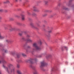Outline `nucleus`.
<instances>
[{
  "label": "nucleus",
  "mask_w": 74,
  "mask_h": 74,
  "mask_svg": "<svg viewBox=\"0 0 74 74\" xmlns=\"http://www.w3.org/2000/svg\"><path fill=\"white\" fill-rule=\"evenodd\" d=\"M36 15V14L34 13L32 14V15H33V16H35V15Z\"/></svg>",
  "instance_id": "nucleus-24"
},
{
  "label": "nucleus",
  "mask_w": 74,
  "mask_h": 74,
  "mask_svg": "<svg viewBox=\"0 0 74 74\" xmlns=\"http://www.w3.org/2000/svg\"><path fill=\"white\" fill-rule=\"evenodd\" d=\"M37 60V59H35V60H35V61H36Z\"/></svg>",
  "instance_id": "nucleus-43"
},
{
  "label": "nucleus",
  "mask_w": 74,
  "mask_h": 74,
  "mask_svg": "<svg viewBox=\"0 0 74 74\" xmlns=\"http://www.w3.org/2000/svg\"><path fill=\"white\" fill-rule=\"evenodd\" d=\"M11 54H12V55H14V52L12 51L10 53Z\"/></svg>",
  "instance_id": "nucleus-22"
},
{
  "label": "nucleus",
  "mask_w": 74,
  "mask_h": 74,
  "mask_svg": "<svg viewBox=\"0 0 74 74\" xmlns=\"http://www.w3.org/2000/svg\"><path fill=\"white\" fill-rule=\"evenodd\" d=\"M22 39L23 40H25V38H22Z\"/></svg>",
  "instance_id": "nucleus-35"
},
{
  "label": "nucleus",
  "mask_w": 74,
  "mask_h": 74,
  "mask_svg": "<svg viewBox=\"0 0 74 74\" xmlns=\"http://www.w3.org/2000/svg\"><path fill=\"white\" fill-rule=\"evenodd\" d=\"M45 4V5H48V1H44Z\"/></svg>",
  "instance_id": "nucleus-10"
},
{
  "label": "nucleus",
  "mask_w": 74,
  "mask_h": 74,
  "mask_svg": "<svg viewBox=\"0 0 74 74\" xmlns=\"http://www.w3.org/2000/svg\"><path fill=\"white\" fill-rule=\"evenodd\" d=\"M21 16L22 17V21H24L25 20V15H23V14H21Z\"/></svg>",
  "instance_id": "nucleus-8"
},
{
  "label": "nucleus",
  "mask_w": 74,
  "mask_h": 74,
  "mask_svg": "<svg viewBox=\"0 0 74 74\" xmlns=\"http://www.w3.org/2000/svg\"><path fill=\"white\" fill-rule=\"evenodd\" d=\"M48 58H49V56H46V58H47V59H48Z\"/></svg>",
  "instance_id": "nucleus-29"
},
{
  "label": "nucleus",
  "mask_w": 74,
  "mask_h": 74,
  "mask_svg": "<svg viewBox=\"0 0 74 74\" xmlns=\"http://www.w3.org/2000/svg\"><path fill=\"white\" fill-rule=\"evenodd\" d=\"M17 66L18 68H19V67H20V65L19 64H17Z\"/></svg>",
  "instance_id": "nucleus-19"
},
{
  "label": "nucleus",
  "mask_w": 74,
  "mask_h": 74,
  "mask_svg": "<svg viewBox=\"0 0 74 74\" xmlns=\"http://www.w3.org/2000/svg\"><path fill=\"white\" fill-rule=\"evenodd\" d=\"M71 0H70L69 1L68 3L66 4V5H68V6H69V5H70L71 4Z\"/></svg>",
  "instance_id": "nucleus-9"
},
{
  "label": "nucleus",
  "mask_w": 74,
  "mask_h": 74,
  "mask_svg": "<svg viewBox=\"0 0 74 74\" xmlns=\"http://www.w3.org/2000/svg\"><path fill=\"white\" fill-rule=\"evenodd\" d=\"M43 27H45V25H43Z\"/></svg>",
  "instance_id": "nucleus-41"
},
{
  "label": "nucleus",
  "mask_w": 74,
  "mask_h": 74,
  "mask_svg": "<svg viewBox=\"0 0 74 74\" xmlns=\"http://www.w3.org/2000/svg\"><path fill=\"white\" fill-rule=\"evenodd\" d=\"M33 8H34V11L36 12H38L39 11V10L37 9V8H36V6H34V7H33Z\"/></svg>",
  "instance_id": "nucleus-6"
},
{
  "label": "nucleus",
  "mask_w": 74,
  "mask_h": 74,
  "mask_svg": "<svg viewBox=\"0 0 74 74\" xmlns=\"http://www.w3.org/2000/svg\"><path fill=\"white\" fill-rule=\"evenodd\" d=\"M19 1H22V0H19Z\"/></svg>",
  "instance_id": "nucleus-44"
},
{
  "label": "nucleus",
  "mask_w": 74,
  "mask_h": 74,
  "mask_svg": "<svg viewBox=\"0 0 74 74\" xmlns=\"http://www.w3.org/2000/svg\"><path fill=\"white\" fill-rule=\"evenodd\" d=\"M65 9V10H66V9Z\"/></svg>",
  "instance_id": "nucleus-46"
},
{
  "label": "nucleus",
  "mask_w": 74,
  "mask_h": 74,
  "mask_svg": "<svg viewBox=\"0 0 74 74\" xmlns=\"http://www.w3.org/2000/svg\"><path fill=\"white\" fill-rule=\"evenodd\" d=\"M1 62H3V67L4 69H5L7 73L9 74H11L12 73H14V72H15V67H13L11 68H10V71H8V68L6 67L4 65V64H5L6 63H7V62L4 60H3L1 61L0 60V63H1Z\"/></svg>",
  "instance_id": "nucleus-1"
},
{
  "label": "nucleus",
  "mask_w": 74,
  "mask_h": 74,
  "mask_svg": "<svg viewBox=\"0 0 74 74\" xmlns=\"http://www.w3.org/2000/svg\"><path fill=\"white\" fill-rule=\"evenodd\" d=\"M47 14H45V15H43V16H47Z\"/></svg>",
  "instance_id": "nucleus-31"
},
{
  "label": "nucleus",
  "mask_w": 74,
  "mask_h": 74,
  "mask_svg": "<svg viewBox=\"0 0 74 74\" xmlns=\"http://www.w3.org/2000/svg\"><path fill=\"white\" fill-rule=\"evenodd\" d=\"M26 2H29V0H25Z\"/></svg>",
  "instance_id": "nucleus-33"
},
{
  "label": "nucleus",
  "mask_w": 74,
  "mask_h": 74,
  "mask_svg": "<svg viewBox=\"0 0 74 74\" xmlns=\"http://www.w3.org/2000/svg\"><path fill=\"white\" fill-rule=\"evenodd\" d=\"M9 20L10 21H13V20H14V19L13 18H9Z\"/></svg>",
  "instance_id": "nucleus-17"
},
{
  "label": "nucleus",
  "mask_w": 74,
  "mask_h": 74,
  "mask_svg": "<svg viewBox=\"0 0 74 74\" xmlns=\"http://www.w3.org/2000/svg\"><path fill=\"white\" fill-rule=\"evenodd\" d=\"M40 44H42V42H41V41H40L39 42Z\"/></svg>",
  "instance_id": "nucleus-27"
},
{
  "label": "nucleus",
  "mask_w": 74,
  "mask_h": 74,
  "mask_svg": "<svg viewBox=\"0 0 74 74\" xmlns=\"http://www.w3.org/2000/svg\"><path fill=\"white\" fill-rule=\"evenodd\" d=\"M6 41L7 42H11V41H10L9 40H6Z\"/></svg>",
  "instance_id": "nucleus-18"
},
{
  "label": "nucleus",
  "mask_w": 74,
  "mask_h": 74,
  "mask_svg": "<svg viewBox=\"0 0 74 74\" xmlns=\"http://www.w3.org/2000/svg\"><path fill=\"white\" fill-rule=\"evenodd\" d=\"M64 48H65V49H66V50H67V47H64Z\"/></svg>",
  "instance_id": "nucleus-23"
},
{
  "label": "nucleus",
  "mask_w": 74,
  "mask_h": 74,
  "mask_svg": "<svg viewBox=\"0 0 74 74\" xmlns=\"http://www.w3.org/2000/svg\"><path fill=\"white\" fill-rule=\"evenodd\" d=\"M15 30V28H13L12 27L10 26V31H13V30Z\"/></svg>",
  "instance_id": "nucleus-7"
},
{
  "label": "nucleus",
  "mask_w": 74,
  "mask_h": 74,
  "mask_svg": "<svg viewBox=\"0 0 74 74\" xmlns=\"http://www.w3.org/2000/svg\"><path fill=\"white\" fill-rule=\"evenodd\" d=\"M18 24L19 25H21V23H18Z\"/></svg>",
  "instance_id": "nucleus-36"
},
{
  "label": "nucleus",
  "mask_w": 74,
  "mask_h": 74,
  "mask_svg": "<svg viewBox=\"0 0 74 74\" xmlns=\"http://www.w3.org/2000/svg\"><path fill=\"white\" fill-rule=\"evenodd\" d=\"M5 53H7V50H5Z\"/></svg>",
  "instance_id": "nucleus-37"
},
{
  "label": "nucleus",
  "mask_w": 74,
  "mask_h": 74,
  "mask_svg": "<svg viewBox=\"0 0 74 74\" xmlns=\"http://www.w3.org/2000/svg\"><path fill=\"white\" fill-rule=\"evenodd\" d=\"M27 41H28V42H32V40H31L30 39H28L27 40Z\"/></svg>",
  "instance_id": "nucleus-13"
},
{
  "label": "nucleus",
  "mask_w": 74,
  "mask_h": 74,
  "mask_svg": "<svg viewBox=\"0 0 74 74\" xmlns=\"http://www.w3.org/2000/svg\"><path fill=\"white\" fill-rule=\"evenodd\" d=\"M3 11V9H0V12H2V11Z\"/></svg>",
  "instance_id": "nucleus-26"
},
{
  "label": "nucleus",
  "mask_w": 74,
  "mask_h": 74,
  "mask_svg": "<svg viewBox=\"0 0 74 74\" xmlns=\"http://www.w3.org/2000/svg\"><path fill=\"white\" fill-rule=\"evenodd\" d=\"M22 55H23V56H26V55H25V54L24 53H23L22 54Z\"/></svg>",
  "instance_id": "nucleus-21"
},
{
  "label": "nucleus",
  "mask_w": 74,
  "mask_h": 74,
  "mask_svg": "<svg viewBox=\"0 0 74 74\" xmlns=\"http://www.w3.org/2000/svg\"><path fill=\"white\" fill-rule=\"evenodd\" d=\"M31 25V26H33V23H31L30 24Z\"/></svg>",
  "instance_id": "nucleus-28"
},
{
  "label": "nucleus",
  "mask_w": 74,
  "mask_h": 74,
  "mask_svg": "<svg viewBox=\"0 0 74 74\" xmlns=\"http://www.w3.org/2000/svg\"><path fill=\"white\" fill-rule=\"evenodd\" d=\"M13 65H12V64H9L8 65V66L9 67H12V66H13Z\"/></svg>",
  "instance_id": "nucleus-15"
},
{
  "label": "nucleus",
  "mask_w": 74,
  "mask_h": 74,
  "mask_svg": "<svg viewBox=\"0 0 74 74\" xmlns=\"http://www.w3.org/2000/svg\"><path fill=\"white\" fill-rule=\"evenodd\" d=\"M10 3V1H5L4 2V4H6V3Z\"/></svg>",
  "instance_id": "nucleus-14"
},
{
  "label": "nucleus",
  "mask_w": 74,
  "mask_h": 74,
  "mask_svg": "<svg viewBox=\"0 0 74 74\" xmlns=\"http://www.w3.org/2000/svg\"><path fill=\"white\" fill-rule=\"evenodd\" d=\"M19 35H20V36H22V34L21 33H19Z\"/></svg>",
  "instance_id": "nucleus-25"
},
{
  "label": "nucleus",
  "mask_w": 74,
  "mask_h": 74,
  "mask_svg": "<svg viewBox=\"0 0 74 74\" xmlns=\"http://www.w3.org/2000/svg\"><path fill=\"white\" fill-rule=\"evenodd\" d=\"M16 56L17 58H19L21 57V56L19 54H17Z\"/></svg>",
  "instance_id": "nucleus-16"
},
{
  "label": "nucleus",
  "mask_w": 74,
  "mask_h": 74,
  "mask_svg": "<svg viewBox=\"0 0 74 74\" xmlns=\"http://www.w3.org/2000/svg\"><path fill=\"white\" fill-rule=\"evenodd\" d=\"M17 73H18V74H23L22 73V72H21V71H20L19 70H17ZM23 74H25L24 73Z\"/></svg>",
  "instance_id": "nucleus-11"
},
{
  "label": "nucleus",
  "mask_w": 74,
  "mask_h": 74,
  "mask_svg": "<svg viewBox=\"0 0 74 74\" xmlns=\"http://www.w3.org/2000/svg\"><path fill=\"white\" fill-rule=\"evenodd\" d=\"M34 60L32 59H30L29 60H27L26 61L27 62H29L31 64H33L34 62H33Z\"/></svg>",
  "instance_id": "nucleus-4"
},
{
  "label": "nucleus",
  "mask_w": 74,
  "mask_h": 74,
  "mask_svg": "<svg viewBox=\"0 0 74 74\" xmlns=\"http://www.w3.org/2000/svg\"><path fill=\"white\" fill-rule=\"evenodd\" d=\"M72 7L73 8V10H74V5H73L72 6Z\"/></svg>",
  "instance_id": "nucleus-32"
},
{
  "label": "nucleus",
  "mask_w": 74,
  "mask_h": 74,
  "mask_svg": "<svg viewBox=\"0 0 74 74\" xmlns=\"http://www.w3.org/2000/svg\"><path fill=\"white\" fill-rule=\"evenodd\" d=\"M54 69V68H52V69H51V71H53V70Z\"/></svg>",
  "instance_id": "nucleus-30"
},
{
  "label": "nucleus",
  "mask_w": 74,
  "mask_h": 74,
  "mask_svg": "<svg viewBox=\"0 0 74 74\" xmlns=\"http://www.w3.org/2000/svg\"><path fill=\"white\" fill-rule=\"evenodd\" d=\"M30 67L32 68V69L34 70V74H38V72L36 70V67L32 65H31L30 66Z\"/></svg>",
  "instance_id": "nucleus-3"
},
{
  "label": "nucleus",
  "mask_w": 74,
  "mask_h": 74,
  "mask_svg": "<svg viewBox=\"0 0 74 74\" xmlns=\"http://www.w3.org/2000/svg\"><path fill=\"white\" fill-rule=\"evenodd\" d=\"M28 15H30V13L29 12H28Z\"/></svg>",
  "instance_id": "nucleus-39"
},
{
  "label": "nucleus",
  "mask_w": 74,
  "mask_h": 74,
  "mask_svg": "<svg viewBox=\"0 0 74 74\" xmlns=\"http://www.w3.org/2000/svg\"><path fill=\"white\" fill-rule=\"evenodd\" d=\"M32 46L33 47H35L36 48V49H33V51H39V50L41 49L40 47L37 45V43L35 42L33 43Z\"/></svg>",
  "instance_id": "nucleus-2"
},
{
  "label": "nucleus",
  "mask_w": 74,
  "mask_h": 74,
  "mask_svg": "<svg viewBox=\"0 0 74 74\" xmlns=\"http://www.w3.org/2000/svg\"><path fill=\"white\" fill-rule=\"evenodd\" d=\"M0 74H2L1 73V71H0Z\"/></svg>",
  "instance_id": "nucleus-38"
},
{
  "label": "nucleus",
  "mask_w": 74,
  "mask_h": 74,
  "mask_svg": "<svg viewBox=\"0 0 74 74\" xmlns=\"http://www.w3.org/2000/svg\"><path fill=\"white\" fill-rule=\"evenodd\" d=\"M27 37H30V36L29 35H27Z\"/></svg>",
  "instance_id": "nucleus-20"
},
{
  "label": "nucleus",
  "mask_w": 74,
  "mask_h": 74,
  "mask_svg": "<svg viewBox=\"0 0 74 74\" xmlns=\"http://www.w3.org/2000/svg\"><path fill=\"white\" fill-rule=\"evenodd\" d=\"M51 32H52V31L51 30L49 31V33H51Z\"/></svg>",
  "instance_id": "nucleus-34"
},
{
  "label": "nucleus",
  "mask_w": 74,
  "mask_h": 74,
  "mask_svg": "<svg viewBox=\"0 0 74 74\" xmlns=\"http://www.w3.org/2000/svg\"><path fill=\"white\" fill-rule=\"evenodd\" d=\"M18 15H16V17H18Z\"/></svg>",
  "instance_id": "nucleus-40"
},
{
  "label": "nucleus",
  "mask_w": 74,
  "mask_h": 74,
  "mask_svg": "<svg viewBox=\"0 0 74 74\" xmlns=\"http://www.w3.org/2000/svg\"><path fill=\"white\" fill-rule=\"evenodd\" d=\"M16 1H18V0H15Z\"/></svg>",
  "instance_id": "nucleus-42"
},
{
  "label": "nucleus",
  "mask_w": 74,
  "mask_h": 74,
  "mask_svg": "<svg viewBox=\"0 0 74 74\" xmlns=\"http://www.w3.org/2000/svg\"><path fill=\"white\" fill-rule=\"evenodd\" d=\"M29 48H30V47H28Z\"/></svg>",
  "instance_id": "nucleus-45"
},
{
  "label": "nucleus",
  "mask_w": 74,
  "mask_h": 74,
  "mask_svg": "<svg viewBox=\"0 0 74 74\" xmlns=\"http://www.w3.org/2000/svg\"><path fill=\"white\" fill-rule=\"evenodd\" d=\"M3 38H4V36H1V33H0V39H3Z\"/></svg>",
  "instance_id": "nucleus-12"
},
{
  "label": "nucleus",
  "mask_w": 74,
  "mask_h": 74,
  "mask_svg": "<svg viewBox=\"0 0 74 74\" xmlns=\"http://www.w3.org/2000/svg\"><path fill=\"white\" fill-rule=\"evenodd\" d=\"M41 65L40 66L41 67H43V66H45L46 65V63L44 62V61H43L41 63Z\"/></svg>",
  "instance_id": "nucleus-5"
}]
</instances>
